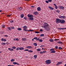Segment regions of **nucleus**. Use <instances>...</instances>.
Returning <instances> with one entry per match:
<instances>
[{
  "label": "nucleus",
  "instance_id": "nucleus-1",
  "mask_svg": "<svg viewBox=\"0 0 66 66\" xmlns=\"http://www.w3.org/2000/svg\"><path fill=\"white\" fill-rule=\"evenodd\" d=\"M49 24L46 23H44V25L42 26L41 27L42 28H44V30H47L48 28H49Z\"/></svg>",
  "mask_w": 66,
  "mask_h": 66
},
{
  "label": "nucleus",
  "instance_id": "nucleus-2",
  "mask_svg": "<svg viewBox=\"0 0 66 66\" xmlns=\"http://www.w3.org/2000/svg\"><path fill=\"white\" fill-rule=\"evenodd\" d=\"M12 48H8V50H9V51H14V50L13 49H15L16 48V47L15 46H13L12 47Z\"/></svg>",
  "mask_w": 66,
  "mask_h": 66
},
{
  "label": "nucleus",
  "instance_id": "nucleus-3",
  "mask_svg": "<svg viewBox=\"0 0 66 66\" xmlns=\"http://www.w3.org/2000/svg\"><path fill=\"white\" fill-rule=\"evenodd\" d=\"M50 51H51V53H55L56 52L55 50L53 48H51L50 49Z\"/></svg>",
  "mask_w": 66,
  "mask_h": 66
},
{
  "label": "nucleus",
  "instance_id": "nucleus-4",
  "mask_svg": "<svg viewBox=\"0 0 66 66\" xmlns=\"http://www.w3.org/2000/svg\"><path fill=\"white\" fill-rule=\"evenodd\" d=\"M23 31H27L28 30L27 29H27V26L25 25L23 27Z\"/></svg>",
  "mask_w": 66,
  "mask_h": 66
},
{
  "label": "nucleus",
  "instance_id": "nucleus-5",
  "mask_svg": "<svg viewBox=\"0 0 66 66\" xmlns=\"http://www.w3.org/2000/svg\"><path fill=\"white\" fill-rule=\"evenodd\" d=\"M45 63L46 64H50L51 63V60H47L46 61Z\"/></svg>",
  "mask_w": 66,
  "mask_h": 66
},
{
  "label": "nucleus",
  "instance_id": "nucleus-6",
  "mask_svg": "<svg viewBox=\"0 0 66 66\" xmlns=\"http://www.w3.org/2000/svg\"><path fill=\"white\" fill-rule=\"evenodd\" d=\"M61 21V19H60L59 18H57L56 20L55 21L56 23H60Z\"/></svg>",
  "mask_w": 66,
  "mask_h": 66
},
{
  "label": "nucleus",
  "instance_id": "nucleus-7",
  "mask_svg": "<svg viewBox=\"0 0 66 66\" xmlns=\"http://www.w3.org/2000/svg\"><path fill=\"white\" fill-rule=\"evenodd\" d=\"M60 23H61L62 24H64L65 23V21L63 19H60Z\"/></svg>",
  "mask_w": 66,
  "mask_h": 66
},
{
  "label": "nucleus",
  "instance_id": "nucleus-8",
  "mask_svg": "<svg viewBox=\"0 0 66 66\" xmlns=\"http://www.w3.org/2000/svg\"><path fill=\"white\" fill-rule=\"evenodd\" d=\"M58 17L59 18H61V19H65V18H66L65 16L61 15H59L58 16Z\"/></svg>",
  "mask_w": 66,
  "mask_h": 66
},
{
  "label": "nucleus",
  "instance_id": "nucleus-9",
  "mask_svg": "<svg viewBox=\"0 0 66 66\" xmlns=\"http://www.w3.org/2000/svg\"><path fill=\"white\" fill-rule=\"evenodd\" d=\"M58 8L59 9H60L61 10H64V7H63V6H58Z\"/></svg>",
  "mask_w": 66,
  "mask_h": 66
},
{
  "label": "nucleus",
  "instance_id": "nucleus-10",
  "mask_svg": "<svg viewBox=\"0 0 66 66\" xmlns=\"http://www.w3.org/2000/svg\"><path fill=\"white\" fill-rule=\"evenodd\" d=\"M27 16L28 17H29L30 18H31V17H33V15L29 14H28V15Z\"/></svg>",
  "mask_w": 66,
  "mask_h": 66
},
{
  "label": "nucleus",
  "instance_id": "nucleus-11",
  "mask_svg": "<svg viewBox=\"0 0 66 66\" xmlns=\"http://www.w3.org/2000/svg\"><path fill=\"white\" fill-rule=\"evenodd\" d=\"M52 0H48V1H46L45 2L46 3H49V2H51Z\"/></svg>",
  "mask_w": 66,
  "mask_h": 66
},
{
  "label": "nucleus",
  "instance_id": "nucleus-12",
  "mask_svg": "<svg viewBox=\"0 0 66 66\" xmlns=\"http://www.w3.org/2000/svg\"><path fill=\"white\" fill-rule=\"evenodd\" d=\"M57 29H58V30H64V29H65V30H66V28H57Z\"/></svg>",
  "mask_w": 66,
  "mask_h": 66
},
{
  "label": "nucleus",
  "instance_id": "nucleus-13",
  "mask_svg": "<svg viewBox=\"0 0 66 66\" xmlns=\"http://www.w3.org/2000/svg\"><path fill=\"white\" fill-rule=\"evenodd\" d=\"M33 14L34 15H37L38 14V13L37 11H35L33 13Z\"/></svg>",
  "mask_w": 66,
  "mask_h": 66
},
{
  "label": "nucleus",
  "instance_id": "nucleus-14",
  "mask_svg": "<svg viewBox=\"0 0 66 66\" xmlns=\"http://www.w3.org/2000/svg\"><path fill=\"white\" fill-rule=\"evenodd\" d=\"M26 48L27 49H31V48H32V47L30 46H28L26 47Z\"/></svg>",
  "mask_w": 66,
  "mask_h": 66
},
{
  "label": "nucleus",
  "instance_id": "nucleus-15",
  "mask_svg": "<svg viewBox=\"0 0 66 66\" xmlns=\"http://www.w3.org/2000/svg\"><path fill=\"white\" fill-rule=\"evenodd\" d=\"M37 9L38 11H40V10H41V8L40 7H38Z\"/></svg>",
  "mask_w": 66,
  "mask_h": 66
},
{
  "label": "nucleus",
  "instance_id": "nucleus-16",
  "mask_svg": "<svg viewBox=\"0 0 66 66\" xmlns=\"http://www.w3.org/2000/svg\"><path fill=\"white\" fill-rule=\"evenodd\" d=\"M1 40L2 42H6V39H4L3 38H2Z\"/></svg>",
  "mask_w": 66,
  "mask_h": 66
},
{
  "label": "nucleus",
  "instance_id": "nucleus-17",
  "mask_svg": "<svg viewBox=\"0 0 66 66\" xmlns=\"http://www.w3.org/2000/svg\"><path fill=\"white\" fill-rule=\"evenodd\" d=\"M55 6V8L56 9H57V6L55 4H53Z\"/></svg>",
  "mask_w": 66,
  "mask_h": 66
},
{
  "label": "nucleus",
  "instance_id": "nucleus-18",
  "mask_svg": "<svg viewBox=\"0 0 66 66\" xmlns=\"http://www.w3.org/2000/svg\"><path fill=\"white\" fill-rule=\"evenodd\" d=\"M62 64V62H59L57 63V64H56V65H59L60 64Z\"/></svg>",
  "mask_w": 66,
  "mask_h": 66
},
{
  "label": "nucleus",
  "instance_id": "nucleus-19",
  "mask_svg": "<svg viewBox=\"0 0 66 66\" xmlns=\"http://www.w3.org/2000/svg\"><path fill=\"white\" fill-rule=\"evenodd\" d=\"M49 8L50 9V10H54V8L50 6H49Z\"/></svg>",
  "mask_w": 66,
  "mask_h": 66
},
{
  "label": "nucleus",
  "instance_id": "nucleus-20",
  "mask_svg": "<svg viewBox=\"0 0 66 66\" xmlns=\"http://www.w3.org/2000/svg\"><path fill=\"white\" fill-rule=\"evenodd\" d=\"M49 41L50 42H51L52 43L53 42H54V40L53 39H49Z\"/></svg>",
  "mask_w": 66,
  "mask_h": 66
},
{
  "label": "nucleus",
  "instance_id": "nucleus-21",
  "mask_svg": "<svg viewBox=\"0 0 66 66\" xmlns=\"http://www.w3.org/2000/svg\"><path fill=\"white\" fill-rule=\"evenodd\" d=\"M20 17L21 18H23V17H24V14H21L20 15Z\"/></svg>",
  "mask_w": 66,
  "mask_h": 66
},
{
  "label": "nucleus",
  "instance_id": "nucleus-22",
  "mask_svg": "<svg viewBox=\"0 0 66 66\" xmlns=\"http://www.w3.org/2000/svg\"><path fill=\"white\" fill-rule=\"evenodd\" d=\"M22 40H23V41H25V40H26V38H23L22 39Z\"/></svg>",
  "mask_w": 66,
  "mask_h": 66
},
{
  "label": "nucleus",
  "instance_id": "nucleus-23",
  "mask_svg": "<svg viewBox=\"0 0 66 66\" xmlns=\"http://www.w3.org/2000/svg\"><path fill=\"white\" fill-rule=\"evenodd\" d=\"M19 49L20 50H22L24 49V48L22 47H21L19 48Z\"/></svg>",
  "mask_w": 66,
  "mask_h": 66
},
{
  "label": "nucleus",
  "instance_id": "nucleus-24",
  "mask_svg": "<svg viewBox=\"0 0 66 66\" xmlns=\"http://www.w3.org/2000/svg\"><path fill=\"white\" fill-rule=\"evenodd\" d=\"M2 28H5V25L3 24L2 26Z\"/></svg>",
  "mask_w": 66,
  "mask_h": 66
},
{
  "label": "nucleus",
  "instance_id": "nucleus-25",
  "mask_svg": "<svg viewBox=\"0 0 66 66\" xmlns=\"http://www.w3.org/2000/svg\"><path fill=\"white\" fill-rule=\"evenodd\" d=\"M15 59H12L11 60V62H14L15 61Z\"/></svg>",
  "mask_w": 66,
  "mask_h": 66
},
{
  "label": "nucleus",
  "instance_id": "nucleus-26",
  "mask_svg": "<svg viewBox=\"0 0 66 66\" xmlns=\"http://www.w3.org/2000/svg\"><path fill=\"white\" fill-rule=\"evenodd\" d=\"M33 17H31V18H29V19L31 20H34V18H33Z\"/></svg>",
  "mask_w": 66,
  "mask_h": 66
},
{
  "label": "nucleus",
  "instance_id": "nucleus-27",
  "mask_svg": "<svg viewBox=\"0 0 66 66\" xmlns=\"http://www.w3.org/2000/svg\"><path fill=\"white\" fill-rule=\"evenodd\" d=\"M1 44L2 45V46H4V45H5L6 44L5 43H4L3 42Z\"/></svg>",
  "mask_w": 66,
  "mask_h": 66
},
{
  "label": "nucleus",
  "instance_id": "nucleus-28",
  "mask_svg": "<svg viewBox=\"0 0 66 66\" xmlns=\"http://www.w3.org/2000/svg\"><path fill=\"white\" fill-rule=\"evenodd\" d=\"M33 45H34L36 47L37 46V43H34L33 44Z\"/></svg>",
  "mask_w": 66,
  "mask_h": 66
},
{
  "label": "nucleus",
  "instance_id": "nucleus-29",
  "mask_svg": "<svg viewBox=\"0 0 66 66\" xmlns=\"http://www.w3.org/2000/svg\"><path fill=\"white\" fill-rule=\"evenodd\" d=\"M34 57L35 59H36L37 57V55H35L34 56Z\"/></svg>",
  "mask_w": 66,
  "mask_h": 66
},
{
  "label": "nucleus",
  "instance_id": "nucleus-30",
  "mask_svg": "<svg viewBox=\"0 0 66 66\" xmlns=\"http://www.w3.org/2000/svg\"><path fill=\"white\" fill-rule=\"evenodd\" d=\"M28 52H30V53H32L33 52V51L32 50H29L28 51Z\"/></svg>",
  "mask_w": 66,
  "mask_h": 66
},
{
  "label": "nucleus",
  "instance_id": "nucleus-31",
  "mask_svg": "<svg viewBox=\"0 0 66 66\" xmlns=\"http://www.w3.org/2000/svg\"><path fill=\"white\" fill-rule=\"evenodd\" d=\"M17 30H18V31H21L22 29L21 28H18Z\"/></svg>",
  "mask_w": 66,
  "mask_h": 66
},
{
  "label": "nucleus",
  "instance_id": "nucleus-32",
  "mask_svg": "<svg viewBox=\"0 0 66 66\" xmlns=\"http://www.w3.org/2000/svg\"><path fill=\"white\" fill-rule=\"evenodd\" d=\"M57 43H58V44H62V42L60 41V42H57Z\"/></svg>",
  "mask_w": 66,
  "mask_h": 66
},
{
  "label": "nucleus",
  "instance_id": "nucleus-33",
  "mask_svg": "<svg viewBox=\"0 0 66 66\" xmlns=\"http://www.w3.org/2000/svg\"><path fill=\"white\" fill-rule=\"evenodd\" d=\"M56 12H57V13H59V12H60V11L59 10H56Z\"/></svg>",
  "mask_w": 66,
  "mask_h": 66
},
{
  "label": "nucleus",
  "instance_id": "nucleus-34",
  "mask_svg": "<svg viewBox=\"0 0 66 66\" xmlns=\"http://www.w3.org/2000/svg\"><path fill=\"white\" fill-rule=\"evenodd\" d=\"M39 42H43V39H39Z\"/></svg>",
  "mask_w": 66,
  "mask_h": 66
},
{
  "label": "nucleus",
  "instance_id": "nucleus-35",
  "mask_svg": "<svg viewBox=\"0 0 66 66\" xmlns=\"http://www.w3.org/2000/svg\"><path fill=\"white\" fill-rule=\"evenodd\" d=\"M23 9L21 7H20L19 8V11H22Z\"/></svg>",
  "mask_w": 66,
  "mask_h": 66
},
{
  "label": "nucleus",
  "instance_id": "nucleus-36",
  "mask_svg": "<svg viewBox=\"0 0 66 66\" xmlns=\"http://www.w3.org/2000/svg\"><path fill=\"white\" fill-rule=\"evenodd\" d=\"M45 47V45H41L40 46V48H43V47Z\"/></svg>",
  "mask_w": 66,
  "mask_h": 66
},
{
  "label": "nucleus",
  "instance_id": "nucleus-37",
  "mask_svg": "<svg viewBox=\"0 0 66 66\" xmlns=\"http://www.w3.org/2000/svg\"><path fill=\"white\" fill-rule=\"evenodd\" d=\"M40 36L42 37V36H44V34H41L40 35Z\"/></svg>",
  "mask_w": 66,
  "mask_h": 66
},
{
  "label": "nucleus",
  "instance_id": "nucleus-38",
  "mask_svg": "<svg viewBox=\"0 0 66 66\" xmlns=\"http://www.w3.org/2000/svg\"><path fill=\"white\" fill-rule=\"evenodd\" d=\"M16 41H19V39H18V38H16Z\"/></svg>",
  "mask_w": 66,
  "mask_h": 66
},
{
  "label": "nucleus",
  "instance_id": "nucleus-39",
  "mask_svg": "<svg viewBox=\"0 0 66 66\" xmlns=\"http://www.w3.org/2000/svg\"><path fill=\"white\" fill-rule=\"evenodd\" d=\"M37 51H40V49L38 48L37 49Z\"/></svg>",
  "mask_w": 66,
  "mask_h": 66
},
{
  "label": "nucleus",
  "instance_id": "nucleus-40",
  "mask_svg": "<svg viewBox=\"0 0 66 66\" xmlns=\"http://www.w3.org/2000/svg\"><path fill=\"white\" fill-rule=\"evenodd\" d=\"M59 50H62V49H63L62 48L60 47H59Z\"/></svg>",
  "mask_w": 66,
  "mask_h": 66
},
{
  "label": "nucleus",
  "instance_id": "nucleus-41",
  "mask_svg": "<svg viewBox=\"0 0 66 66\" xmlns=\"http://www.w3.org/2000/svg\"><path fill=\"white\" fill-rule=\"evenodd\" d=\"M43 53H46V51H43Z\"/></svg>",
  "mask_w": 66,
  "mask_h": 66
},
{
  "label": "nucleus",
  "instance_id": "nucleus-42",
  "mask_svg": "<svg viewBox=\"0 0 66 66\" xmlns=\"http://www.w3.org/2000/svg\"><path fill=\"white\" fill-rule=\"evenodd\" d=\"M35 33H37V34H38V33H39V32L38 31H35Z\"/></svg>",
  "mask_w": 66,
  "mask_h": 66
},
{
  "label": "nucleus",
  "instance_id": "nucleus-43",
  "mask_svg": "<svg viewBox=\"0 0 66 66\" xmlns=\"http://www.w3.org/2000/svg\"><path fill=\"white\" fill-rule=\"evenodd\" d=\"M8 29H9V30L10 31L11 30V28L10 27H8Z\"/></svg>",
  "mask_w": 66,
  "mask_h": 66
},
{
  "label": "nucleus",
  "instance_id": "nucleus-44",
  "mask_svg": "<svg viewBox=\"0 0 66 66\" xmlns=\"http://www.w3.org/2000/svg\"><path fill=\"white\" fill-rule=\"evenodd\" d=\"M19 47H17V48H16V51H18V50H19Z\"/></svg>",
  "mask_w": 66,
  "mask_h": 66
},
{
  "label": "nucleus",
  "instance_id": "nucleus-45",
  "mask_svg": "<svg viewBox=\"0 0 66 66\" xmlns=\"http://www.w3.org/2000/svg\"><path fill=\"white\" fill-rule=\"evenodd\" d=\"M10 22L11 23H13L14 22V21L13 20H11L10 21Z\"/></svg>",
  "mask_w": 66,
  "mask_h": 66
},
{
  "label": "nucleus",
  "instance_id": "nucleus-46",
  "mask_svg": "<svg viewBox=\"0 0 66 66\" xmlns=\"http://www.w3.org/2000/svg\"><path fill=\"white\" fill-rule=\"evenodd\" d=\"M54 40H55V41H56L57 40H59V39H54Z\"/></svg>",
  "mask_w": 66,
  "mask_h": 66
},
{
  "label": "nucleus",
  "instance_id": "nucleus-47",
  "mask_svg": "<svg viewBox=\"0 0 66 66\" xmlns=\"http://www.w3.org/2000/svg\"><path fill=\"white\" fill-rule=\"evenodd\" d=\"M16 62H13V64L14 65H16Z\"/></svg>",
  "mask_w": 66,
  "mask_h": 66
},
{
  "label": "nucleus",
  "instance_id": "nucleus-48",
  "mask_svg": "<svg viewBox=\"0 0 66 66\" xmlns=\"http://www.w3.org/2000/svg\"><path fill=\"white\" fill-rule=\"evenodd\" d=\"M39 40V38H37V39H36V41H37V40Z\"/></svg>",
  "mask_w": 66,
  "mask_h": 66
},
{
  "label": "nucleus",
  "instance_id": "nucleus-49",
  "mask_svg": "<svg viewBox=\"0 0 66 66\" xmlns=\"http://www.w3.org/2000/svg\"><path fill=\"white\" fill-rule=\"evenodd\" d=\"M24 51H28L29 52V50L28 49H26V50H25Z\"/></svg>",
  "mask_w": 66,
  "mask_h": 66
},
{
  "label": "nucleus",
  "instance_id": "nucleus-50",
  "mask_svg": "<svg viewBox=\"0 0 66 66\" xmlns=\"http://www.w3.org/2000/svg\"><path fill=\"white\" fill-rule=\"evenodd\" d=\"M55 48L56 49H58V46H55Z\"/></svg>",
  "mask_w": 66,
  "mask_h": 66
},
{
  "label": "nucleus",
  "instance_id": "nucleus-51",
  "mask_svg": "<svg viewBox=\"0 0 66 66\" xmlns=\"http://www.w3.org/2000/svg\"><path fill=\"white\" fill-rule=\"evenodd\" d=\"M37 39V37H35L34 38V39H36H36Z\"/></svg>",
  "mask_w": 66,
  "mask_h": 66
},
{
  "label": "nucleus",
  "instance_id": "nucleus-52",
  "mask_svg": "<svg viewBox=\"0 0 66 66\" xmlns=\"http://www.w3.org/2000/svg\"><path fill=\"white\" fill-rule=\"evenodd\" d=\"M27 31H33V30H28Z\"/></svg>",
  "mask_w": 66,
  "mask_h": 66
},
{
  "label": "nucleus",
  "instance_id": "nucleus-53",
  "mask_svg": "<svg viewBox=\"0 0 66 66\" xmlns=\"http://www.w3.org/2000/svg\"><path fill=\"white\" fill-rule=\"evenodd\" d=\"M31 7L32 8H34L35 7V6H31Z\"/></svg>",
  "mask_w": 66,
  "mask_h": 66
},
{
  "label": "nucleus",
  "instance_id": "nucleus-54",
  "mask_svg": "<svg viewBox=\"0 0 66 66\" xmlns=\"http://www.w3.org/2000/svg\"><path fill=\"white\" fill-rule=\"evenodd\" d=\"M40 32H43V30L42 29H40Z\"/></svg>",
  "mask_w": 66,
  "mask_h": 66
},
{
  "label": "nucleus",
  "instance_id": "nucleus-55",
  "mask_svg": "<svg viewBox=\"0 0 66 66\" xmlns=\"http://www.w3.org/2000/svg\"><path fill=\"white\" fill-rule=\"evenodd\" d=\"M24 20H26V19H27V18L26 17H24Z\"/></svg>",
  "mask_w": 66,
  "mask_h": 66
},
{
  "label": "nucleus",
  "instance_id": "nucleus-56",
  "mask_svg": "<svg viewBox=\"0 0 66 66\" xmlns=\"http://www.w3.org/2000/svg\"><path fill=\"white\" fill-rule=\"evenodd\" d=\"M11 28V29H15V28L14 27H12Z\"/></svg>",
  "mask_w": 66,
  "mask_h": 66
},
{
  "label": "nucleus",
  "instance_id": "nucleus-57",
  "mask_svg": "<svg viewBox=\"0 0 66 66\" xmlns=\"http://www.w3.org/2000/svg\"><path fill=\"white\" fill-rule=\"evenodd\" d=\"M5 37H8V35H5L4 36Z\"/></svg>",
  "mask_w": 66,
  "mask_h": 66
},
{
  "label": "nucleus",
  "instance_id": "nucleus-58",
  "mask_svg": "<svg viewBox=\"0 0 66 66\" xmlns=\"http://www.w3.org/2000/svg\"><path fill=\"white\" fill-rule=\"evenodd\" d=\"M40 53H41V54H43V52H40Z\"/></svg>",
  "mask_w": 66,
  "mask_h": 66
},
{
  "label": "nucleus",
  "instance_id": "nucleus-59",
  "mask_svg": "<svg viewBox=\"0 0 66 66\" xmlns=\"http://www.w3.org/2000/svg\"><path fill=\"white\" fill-rule=\"evenodd\" d=\"M7 66H14V65H8Z\"/></svg>",
  "mask_w": 66,
  "mask_h": 66
},
{
  "label": "nucleus",
  "instance_id": "nucleus-60",
  "mask_svg": "<svg viewBox=\"0 0 66 66\" xmlns=\"http://www.w3.org/2000/svg\"><path fill=\"white\" fill-rule=\"evenodd\" d=\"M13 40H16V38H13Z\"/></svg>",
  "mask_w": 66,
  "mask_h": 66
},
{
  "label": "nucleus",
  "instance_id": "nucleus-61",
  "mask_svg": "<svg viewBox=\"0 0 66 66\" xmlns=\"http://www.w3.org/2000/svg\"><path fill=\"white\" fill-rule=\"evenodd\" d=\"M16 64H17L18 65H19V63H17L16 62Z\"/></svg>",
  "mask_w": 66,
  "mask_h": 66
},
{
  "label": "nucleus",
  "instance_id": "nucleus-62",
  "mask_svg": "<svg viewBox=\"0 0 66 66\" xmlns=\"http://www.w3.org/2000/svg\"><path fill=\"white\" fill-rule=\"evenodd\" d=\"M10 16H10V15H8V16H7V17H10Z\"/></svg>",
  "mask_w": 66,
  "mask_h": 66
},
{
  "label": "nucleus",
  "instance_id": "nucleus-63",
  "mask_svg": "<svg viewBox=\"0 0 66 66\" xmlns=\"http://www.w3.org/2000/svg\"><path fill=\"white\" fill-rule=\"evenodd\" d=\"M42 50H45V49H44V48H42Z\"/></svg>",
  "mask_w": 66,
  "mask_h": 66
},
{
  "label": "nucleus",
  "instance_id": "nucleus-64",
  "mask_svg": "<svg viewBox=\"0 0 66 66\" xmlns=\"http://www.w3.org/2000/svg\"><path fill=\"white\" fill-rule=\"evenodd\" d=\"M2 11V10H0V12H1Z\"/></svg>",
  "mask_w": 66,
  "mask_h": 66
}]
</instances>
